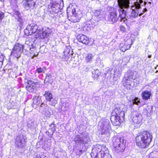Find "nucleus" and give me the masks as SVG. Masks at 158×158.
I'll use <instances>...</instances> for the list:
<instances>
[{
  "mask_svg": "<svg viewBox=\"0 0 158 158\" xmlns=\"http://www.w3.org/2000/svg\"><path fill=\"white\" fill-rule=\"evenodd\" d=\"M153 138L152 134L147 130L140 131L135 138L136 146L140 149L147 148L149 147Z\"/></svg>",
  "mask_w": 158,
  "mask_h": 158,
  "instance_id": "nucleus-1",
  "label": "nucleus"
},
{
  "mask_svg": "<svg viewBox=\"0 0 158 158\" xmlns=\"http://www.w3.org/2000/svg\"><path fill=\"white\" fill-rule=\"evenodd\" d=\"M124 113L119 108H115L111 113V121L114 126H120L124 119Z\"/></svg>",
  "mask_w": 158,
  "mask_h": 158,
  "instance_id": "nucleus-2",
  "label": "nucleus"
},
{
  "mask_svg": "<svg viewBox=\"0 0 158 158\" xmlns=\"http://www.w3.org/2000/svg\"><path fill=\"white\" fill-rule=\"evenodd\" d=\"M133 44V40L131 37H127L120 44L119 48L121 51L124 52L130 49Z\"/></svg>",
  "mask_w": 158,
  "mask_h": 158,
  "instance_id": "nucleus-3",
  "label": "nucleus"
},
{
  "mask_svg": "<svg viewBox=\"0 0 158 158\" xmlns=\"http://www.w3.org/2000/svg\"><path fill=\"white\" fill-rule=\"evenodd\" d=\"M39 29L37 24L32 23L27 26L24 30V32L25 34L27 35H31L35 33L37 35Z\"/></svg>",
  "mask_w": 158,
  "mask_h": 158,
  "instance_id": "nucleus-4",
  "label": "nucleus"
},
{
  "mask_svg": "<svg viewBox=\"0 0 158 158\" xmlns=\"http://www.w3.org/2000/svg\"><path fill=\"white\" fill-rule=\"evenodd\" d=\"M25 89L29 92L33 93L36 90L37 86H40V84L38 82H34L31 80H27L25 82Z\"/></svg>",
  "mask_w": 158,
  "mask_h": 158,
  "instance_id": "nucleus-5",
  "label": "nucleus"
},
{
  "mask_svg": "<svg viewBox=\"0 0 158 158\" xmlns=\"http://www.w3.org/2000/svg\"><path fill=\"white\" fill-rule=\"evenodd\" d=\"M24 47L23 45L19 43H16L13 47L11 54L16 57H19L20 56V53L23 52Z\"/></svg>",
  "mask_w": 158,
  "mask_h": 158,
  "instance_id": "nucleus-6",
  "label": "nucleus"
},
{
  "mask_svg": "<svg viewBox=\"0 0 158 158\" xmlns=\"http://www.w3.org/2000/svg\"><path fill=\"white\" fill-rule=\"evenodd\" d=\"M113 146L115 148V150L117 152H123L125 148V145L120 141L119 138L116 139L114 142Z\"/></svg>",
  "mask_w": 158,
  "mask_h": 158,
  "instance_id": "nucleus-7",
  "label": "nucleus"
},
{
  "mask_svg": "<svg viewBox=\"0 0 158 158\" xmlns=\"http://www.w3.org/2000/svg\"><path fill=\"white\" fill-rule=\"evenodd\" d=\"M50 5V7L49 8V11L51 14H57L60 11V5L57 2L54 1L51 2Z\"/></svg>",
  "mask_w": 158,
  "mask_h": 158,
  "instance_id": "nucleus-8",
  "label": "nucleus"
},
{
  "mask_svg": "<svg viewBox=\"0 0 158 158\" xmlns=\"http://www.w3.org/2000/svg\"><path fill=\"white\" fill-rule=\"evenodd\" d=\"M43 95L47 101L51 102L50 104L51 105L54 106L57 103V100L53 98L52 94L49 91H46Z\"/></svg>",
  "mask_w": 158,
  "mask_h": 158,
  "instance_id": "nucleus-9",
  "label": "nucleus"
},
{
  "mask_svg": "<svg viewBox=\"0 0 158 158\" xmlns=\"http://www.w3.org/2000/svg\"><path fill=\"white\" fill-rule=\"evenodd\" d=\"M96 148H98L100 149L101 148L100 151L101 154L99 155L97 153L95 158H104L106 155V152L108 150L106 146H102L99 144H96Z\"/></svg>",
  "mask_w": 158,
  "mask_h": 158,
  "instance_id": "nucleus-10",
  "label": "nucleus"
},
{
  "mask_svg": "<svg viewBox=\"0 0 158 158\" xmlns=\"http://www.w3.org/2000/svg\"><path fill=\"white\" fill-rule=\"evenodd\" d=\"M22 3L24 8L28 10L34 8L36 5L33 0H22Z\"/></svg>",
  "mask_w": 158,
  "mask_h": 158,
  "instance_id": "nucleus-11",
  "label": "nucleus"
},
{
  "mask_svg": "<svg viewBox=\"0 0 158 158\" xmlns=\"http://www.w3.org/2000/svg\"><path fill=\"white\" fill-rule=\"evenodd\" d=\"M110 10L112 11L110 13V16L108 18V20L113 23L117 21L118 18L116 9L113 7H110Z\"/></svg>",
  "mask_w": 158,
  "mask_h": 158,
  "instance_id": "nucleus-12",
  "label": "nucleus"
},
{
  "mask_svg": "<svg viewBox=\"0 0 158 158\" xmlns=\"http://www.w3.org/2000/svg\"><path fill=\"white\" fill-rule=\"evenodd\" d=\"M77 39L79 42L85 45L88 44L90 41L88 37L82 34H78L77 37Z\"/></svg>",
  "mask_w": 158,
  "mask_h": 158,
  "instance_id": "nucleus-13",
  "label": "nucleus"
},
{
  "mask_svg": "<svg viewBox=\"0 0 158 158\" xmlns=\"http://www.w3.org/2000/svg\"><path fill=\"white\" fill-rule=\"evenodd\" d=\"M118 2L119 8L122 9H128L130 7V1L128 0H118Z\"/></svg>",
  "mask_w": 158,
  "mask_h": 158,
  "instance_id": "nucleus-14",
  "label": "nucleus"
},
{
  "mask_svg": "<svg viewBox=\"0 0 158 158\" xmlns=\"http://www.w3.org/2000/svg\"><path fill=\"white\" fill-rule=\"evenodd\" d=\"M152 94L151 91L144 90L141 93V97L142 99L144 101H147L150 98Z\"/></svg>",
  "mask_w": 158,
  "mask_h": 158,
  "instance_id": "nucleus-15",
  "label": "nucleus"
},
{
  "mask_svg": "<svg viewBox=\"0 0 158 158\" xmlns=\"http://www.w3.org/2000/svg\"><path fill=\"white\" fill-rule=\"evenodd\" d=\"M134 74V72L132 71H130L127 72V76L128 79H125L123 81V84L124 86H126L128 85V83H127L128 79H131L133 80H135V77H133Z\"/></svg>",
  "mask_w": 158,
  "mask_h": 158,
  "instance_id": "nucleus-16",
  "label": "nucleus"
},
{
  "mask_svg": "<svg viewBox=\"0 0 158 158\" xmlns=\"http://www.w3.org/2000/svg\"><path fill=\"white\" fill-rule=\"evenodd\" d=\"M47 33L46 31H42L40 29L37 35H35L37 38L43 39L47 36Z\"/></svg>",
  "mask_w": 158,
  "mask_h": 158,
  "instance_id": "nucleus-17",
  "label": "nucleus"
},
{
  "mask_svg": "<svg viewBox=\"0 0 158 158\" xmlns=\"http://www.w3.org/2000/svg\"><path fill=\"white\" fill-rule=\"evenodd\" d=\"M100 127V128L98 129V131H100L102 135L109 133V129L103 123H102Z\"/></svg>",
  "mask_w": 158,
  "mask_h": 158,
  "instance_id": "nucleus-18",
  "label": "nucleus"
},
{
  "mask_svg": "<svg viewBox=\"0 0 158 158\" xmlns=\"http://www.w3.org/2000/svg\"><path fill=\"white\" fill-rule=\"evenodd\" d=\"M143 13V12H139L138 9L136 10H133L131 13V16L133 18H136L138 15H141Z\"/></svg>",
  "mask_w": 158,
  "mask_h": 158,
  "instance_id": "nucleus-19",
  "label": "nucleus"
},
{
  "mask_svg": "<svg viewBox=\"0 0 158 158\" xmlns=\"http://www.w3.org/2000/svg\"><path fill=\"white\" fill-rule=\"evenodd\" d=\"M75 139H76V140H74V141L76 143L78 142L81 143L82 144H86L87 143V142L86 141H85L83 139L80 137L79 135H77L75 136Z\"/></svg>",
  "mask_w": 158,
  "mask_h": 158,
  "instance_id": "nucleus-20",
  "label": "nucleus"
},
{
  "mask_svg": "<svg viewBox=\"0 0 158 158\" xmlns=\"http://www.w3.org/2000/svg\"><path fill=\"white\" fill-rule=\"evenodd\" d=\"M52 76L50 73L47 74L46 77L44 81H46V83H52L53 81V79L52 78Z\"/></svg>",
  "mask_w": 158,
  "mask_h": 158,
  "instance_id": "nucleus-21",
  "label": "nucleus"
},
{
  "mask_svg": "<svg viewBox=\"0 0 158 158\" xmlns=\"http://www.w3.org/2000/svg\"><path fill=\"white\" fill-rule=\"evenodd\" d=\"M69 20L72 22L76 23L79 21V19L77 15H73L70 17Z\"/></svg>",
  "mask_w": 158,
  "mask_h": 158,
  "instance_id": "nucleus-22",
  "label": "nucleus"
},
{
  "mask_svg": "<svg viewBox=\"0 0 158 158\" xmlns=\"http://www.w3.org/2000/svg\"><path fill=\"white\" fill-rule=\"evenodd\" d=\"M119 17H120L122 19H124L126 16V11L123 9L122 10H120L119 11Z\"/></svg>",
  "mask_w": 158,
  "mask_h": 158,
  "instance_id": "nucleus-23",
  "label": "nucleus"
},
{
  "mask_svg": "<svg viewBox=\"0 0 158 158\" xmlns=\"http://www.w3.org/2000/svg\"><path fill=\"white\" fill-rule=\"evenodd\" d=\"M93 56L91 53H88L85 57V60L88 63L92 61V59L93 58Z\"/></svg>",
  "mask_w": 158,
  "mask_h": 158,
  "instance_id": "nucleus-24",
  "label": "nucleus"
},
{
  "mask_svg": "<svg viewBox=\"0 0 158 158\" xmlns=\"http://www.w3.org/2000/svg\"><path fill=\"white\" fill-rule=\"evenodd\" d=\"M67 13H69L70 12H71L73 15H74V13L76 12V8L73 7L72 5H71V6L70 5L67 8Z\"/></svg>",
  "mask_w": 158,
  "mask_h": 158,
  "instance_id": "nucleus-25",
  "label": "nucleus"
},
{
  "mask_svg": "<svg viewBox=\"0 0 158 158\" xmlns=\"http://www.w3.org/2000/svg\"><path fill=\"white\" fill-rule=\"evenodd\" d=\"M132 120L135 123L139 124L141 122V118L140 117H133Z\"/></svg>",
  "mask_w": 158,
  "mask_h": 158,
  "instance_id": "nucleus-26",
  "label": "nucleus"
},
{
  "mask_svg": "<svg viewBox=\"0 0 158 158\" xmlns=\"http://www.w3.org/2000/svg\"><path fill=\"white\" fill-rule=\"evenodd\" d=\"M44 69L40 67L36 69V71L38 73H44L45 70H46V68L45 67H44Z\"/></svg>",
  "mask_w": 158,
  "mask_h": 158,
  "instance_id": "nucleus-27",
  "label": "nucleus"
},
{
  "mask_svg": "<svg viewBox=\"0 0 158 158\" xmlns=\"http://www.w3.org/2000/svg\"><path fill=\"white\" fill-rule=\"evenodd\" d=\"M141 116V114L137 111H135L132 113V118L137 117Z\"/></svg>",
  "mask_w": 158,
  "mask_h": 158,
  "instance_id": "nucleus-28",
  "label": "nucleus"
},
{
  "mask_svg": "<svg viewBox=\"0 0 158 158\" xmlns=\"http://www.w3.org/2000/svg\"><path fill=\"white\" fill-rule=\"evenodd\" d=\"M17 21L19 22V26L20 27H22L23 26L24 23L22 18L19 16L18 18Z\"/></svg>",
  "mask_w": 158,
  "mask_h": 158,
  "instance_id": "nucleus-29",
  "label": "nucleus"
},
{
  "mask_svg": "<svg viewBox=\"0 0 158 158\" xmlns=\"http://www.w3.org/2000/svg\"><path fill=\"white\" fill-rule=\"evenodd\" d=\"M133 102L134 104L136 105H139V104L140 103V100L138 98L135 97L133 100Z\"/></svg>",
  "mask_w": 158,
  "mask_h": 158,
  "instance_id": "nucleus-30",
  "label": "nucleus"
},
{
  "mask_svg": "<svg viewBox=\"0 0 158 158\" xmlns=\"http://www.w3.org/2000/svg\"><path fill=\"white\" fill-rule=\"evenodd\" d=\"M120 31L122 33H125L127 32L126 28L123 25H120L119 27Z\"/></svg>",
  "mask_w": 158,
  "mask_h": 158,
  "instance_id": "nucleus-31",
  "label": "nucleus"
},
{
  "mask_svg": "<svg viewBox=\"0 0 158 158\" xmlns=\"http://www.w3.org/2000/svg\"><path fill=\"white\" fill-rule=\"evenodd\" d=\"M70 55L69 54L67 55H63L62 59L63 60V61H67L70 58Z\"/></svg>",
  "mask_w": 158,
  "mask_h": 158,
  "instance_id": "nucleus-32",
  "label": "nucleus"
},
{
  "mask_svg": "<svg viewBox=\"0 0 158 158\" xmlns=\"http://www.w3.org/2000/svg\"><path fill=\"white\" fill-rule=\"evenodd\" d=\"M16 143L18 145V146H19V144L21 145L22 144V140L20 138V137H19V140L17 139V138L16 139Z\"/></svg>",
  "mask_w": 158,
  "mask_h": 158,
  "instance_id": "nucleus-33",
  "label": "nucleus"
},
{
  "mask_svg": "<svg viewBox=\"0 0 158 158\" xmlns=\"http://www.w3.org/2000/svg\"><path fill=\"white\" fill-rule=\"evenodd\" d=\"M4 17V13L2 11L0 12V22H2Z\"/></svg>",
  "mask_w": 158,
  "mask_h": 158,
  "instance_id": "nucleus-34",
  "label": "nucleus"
},
{
  "mask_svg": "<svg viewBox=\"0 0 158 158\" xmlns=\"http://www.w3.org/2000/svg\"><path fill=\"white\" fill-rule=\"evenodd\" d=\"M4 55L0 52V61H4Z\"/></svg>",
  "mask_w": 158,
  "mask_h": 158,
  "instance_id": "nucleus-35",
  "label": "nucleus"
},
{
  "mask_svg": "<svg viewBox=\"0 0 158 158\" xmlns=\"http://www.w3.org/2000/svg\"><path fill=\"white\" fill-rule=\"evenodd\" d=\"M135 7L137 9H139L140 8V4L138 2L135 4Z\"/></svg>",
  "mask_w": 158,
  "mask_h": 158,
  "instance_id": "nucleus-36",
  "label": "nucleus"
},
{
  "mask_svg": "<svg viewBox=\"0 0 158 158\" xmlns=\"http://www.w3.org/2000/svg\"><path fill=\"white\" fill-rule=\"evenodd\" d=\"M38 98V97L36 96H35L33 97V102L35 103V99L36 100Z\"/></svg>",
  "mask_w": 158,
  "mask_h": 158,
  "instance_id": "nucleus-37",
  "label": "nucleus"
},
{
  "mask_svg": "<svg viewBox=\"0 0 158 158\" xmlns=\"http://www.w3.org/2000/svg\"><path fill=\"white\" fill-rule=\"evenodd\" d=\"M96 148V145H95V148H94L95 150L96 151H99L100 152V151L101 149V148L100 149L99 148Z\"/></svg>",
  "mask_w": 158,
  "mask_h": 158,
  "instance_id": "nucleus-38",
  "label": "nucleus"
},
{
  "mask_svg": "<svg viewBox=\"0 0 158 158\" xmlns=\"http://www.w3.org/2000/svg\"><path fill=\"white\" fill-rule=\"evenodd\" d=\"M3 61H0V69L2 68L3 64Z\"/></svg>",
  "mask_w": 158,
  "mask_h": 158,
  "instance_id": "nucleus-39",
  "label": "nucleus"
},
{
  "mask_svg": "<svg viewBox=\"0 0 158 158\" xmlns=\"http://www.w3.org/2000/svg\"><path fill=\"white\" fill-rule=\"evenodd\" d=\"M16 13L17 15H20V13H19V11H16Z\"/></svg>",
  "mask_w": 158,
  "mask_h": 158,
  "instance_id": "nucleus-40",
  "label": "nucleus"
},
{
  "mask_svg": "<svg viewBox=\"0 0 158 158\" xmlns=\"http://www.w3.org/2000/svg\"><path fill=\"white\" fill-rule=\"evenodd\" d=\"M147 11V9H146V8H144V9L143 10V11H142V12H143V13H144V12H146V11Z\"/></svg>",
  "mask_w": 158,
  "mask_h": 158,
  "instance_id": "nucleus-41",
  "label": "nucleus"
},
{
  "mask_svg": "<svg viewBox=\"0 0 158 158\" xmlns=\"http://www.w3.org/2000/svg\"><path fill=\"white\" fill-rule=\"evenodd\" d=\"M143 2V1L142 0H139V3L140 4L141 3H142Z\"/></svg>",
  "mask_w": 158,
  "mask_h": 158,
  "instance_id": "nucleus-42",
  "label": "nucleus"
},
{
  "mask_svg": "<svg viewBox=\"0 0 158 158\" xmlns=\"http://www.w3.org/2000/svg\"><path fill=\"white\" fill-rule=\"evenodd\" d=\"M79 152H80L81 153V154L82 153L83 151L82 150H79Z\"/></svg>",
  "mask_w": 158,
  "mask_h": 158,
  "instance_id": "nucleus-43",
  "label": "nucleus"
},
{
  "mask_svg": "<svg viewBox=\"0 0 158 158\" xmlns=\"http://www.w3.org/2000/svg\"><path fill=\"white\" fill-rule=\"evenodd\" d=\"M83 30H84V28H85V27H83Z\"/></svg>",
  "mask_w": 158,
  "mask_h": 158,
  "instance_id": "nucleus-44",
  "label": "nucleus"
},
{
  "mask_svg": "<svg viewBox=\"0 0 158 158\" xmlns=\"http://www.w3.org/2000/svg\"><path fill=\"white\" fill-rule=\"evenodd\" d=\"M0 1H1L2 2V1H4V0H0Z\"/></svg>",
  "mask_w": 158,
  "mask_h": 158,
  "instance_id": "nucleus-45",
  "label": "nucleus"
},
{
  "mask_svg": "<svg viewBox=\"0 0 158 158\" xmlns=\"http://www.w3.org/2000/svg\"><path fill=\"white\" fill-rule=\"evenodd\" d=\"M157 72H158V70H156V73H157Z\"/></svg>",
  "mask_w": 158,
  "mask_h": 158,
  "instance_id": "nucleus-46",
  "label": "nucleus"
},
{
  "mask_svg": "<svg viewBox=\"0 0 158 158\" xmlns=\"http://www.w3.org/2000/svg\"><path fill=\"white\" fill-rule=\"evenodd\" d=\"M43 104V103H42L41 105H42ZM41 106H42L41 105Z\"/></svg>",
  "mask_w": 158,
  "mask_h": 158,
  "instance_id": "nucleus-47",
  "label": "nucleus"
},
{
  "mask_svg": "<svg viewBox=\"0 0 158 158\" xmlns=\"http://www.w3.org/2000/svg\"><path fill=\"white\" fill-rule=\"evenodd\" d=\"M38 158V157H37V156H36V158Z\"/></svg>",
  "mask_w": 158,
  "mask_h": 158,
  "instance_id": "nucleus-48",
  "label": "nucleus"
},
{
  "mask_svg": "<svg viewBox=\"0 0 158 158\" xmlns=\"http://www.w3.org/2000/svg\"><path fill=\"white\" fill-rule=\"evenodd\" d=\"M10 1H12V0H10Z\"/></svg>",
  "mask_w": 158,
  "mask_h": 158,
  "instance_id": "nucleus-49",
  "label": "nucleus"
}]
</instances>
